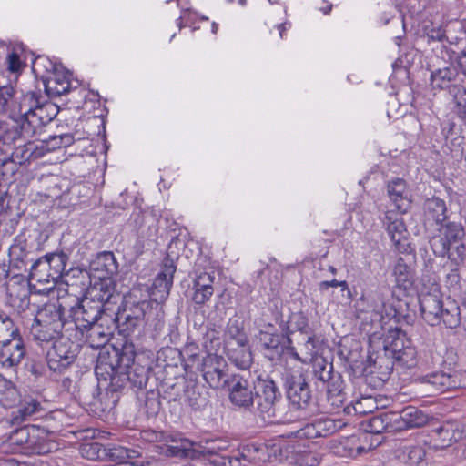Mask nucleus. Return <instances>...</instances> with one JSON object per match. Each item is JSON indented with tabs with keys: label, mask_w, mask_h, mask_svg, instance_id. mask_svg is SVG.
<instances>
[{
	"label": "nucleus",
	"mask_w": 466,
	"mask_h": 466,
	"mask_svg": "<svg viewBox=\"0 0 466 466\" xmlns=\"http://www.w3.org/2000/svg\"><path fill=\"white\" fill-rule=\"evenodd\" d=\"M465 238V228L461 222L447 221L440 226L430 244L435 256L448 258L458 266L466 258Z\"/></svg>",
	"instance_id": "f257e3e1"
},
{
	"label": "nucleus",
	"mask_w": 466,
	"mask_h": 466,
	"mask_svg": "<svg viewBox=\"0 0 466 466\" xmlns=\"http://www.w3.org/2000/svg\"><path fill=\"white\" fill-rule=\"evenodd\" d=\"M440 286L436 283L426 285L421 281L410 283V308L416 313L419 309L420 318L429 325H438L439 313L444 303Z\"/></svg>",
	"instance_id": "f03ea898"
},
{
	"label": "nucleus",
	"mask_w": 466,
	"mask_h": 466,
	"mask_svg": "<svg viewBox=\"0 0 466 466\" xmlns=\"http://www.w3.org/2000/svg\"><path fill=\"white\" fill-rule=\"evenodd\" d=\"M66 256L62 253L47 254L38 258L31 267L29 285L36 294H48L56 281L66 269Z\"/></svg>",
	"instance_id": "7ed1b4c3"
},
{
	"label": "nucleus",
	"mask_w": 466,
	"mask_h": 466,
	"mask_svg": "<svg viewBox=\"0 0 466 466\" xmlns=\"http://www.w3.org/2000/svg\"><path fill=\"white\" fill-rule=\"evenodd\" d=\"M7 444L12 452L27 455H44L56 451L58 447L49 434L38 426H25L14 431L8 438Z\"/></svg>",
	"instance_id": "20e7f679"
},
{
	"label": "nucleus",
	"mask_w": 466,
	"mask_h": 466,
	"mask_svg": "<svg viewBox=\"0 0 466 466\" xmlns=\"http://www.w3.org/2000/svg\"><path fill=\"white\" fill-rule=\"evenodd\" d=\"M465 437L464 426L458 421H445L438 428L432 429L431 434H418V443L422 442L434 450H443Z\"/></svg>",
	"instance_id": "39448f33"
},
{
	"label": "nucleus",
	"mask_w": 466,
	"mask_h": 466,
	"mask_svg": "<svg viewBox=\"0 0 466 466\" xmlns=\"http://www.w3.org/2000/svg\"><path fill=\"white\" fill-rule=\"evenodd\" d=\"M62 327L60 312L55 305H48L38 310L31 333L36 340L49 341L60 333Z\"/></svg>",
	"instance_id": "423d86ee"
},
{
	"label": "nucleus",
	"mask_w": 466,
	"mask_h": 466,
	"mask_svg": "<svg viewBox=\"0 0 466 466\" xmlns=\"http://www.w3.org/2000/svg\"><path fill=\"white\" fill-rule=\"evenodd\" d=\"M40 64L46 68L43 82L47 96L56 97L67 93L70 88L69 72L61 64L48 58H39L37 65Z\"/></svg>",
	"instance_id": "0eeeda50"
},
{
	"label": "nucleus",
	"mask_w": 466,
	"mask_h": 466,
	"mask_svg": "<svg viewBox=\"0 0 466 466\" xmlns=\"http://www.w3.org/2000/svg\"><path fill=\"white\" fill-rule=\"evenodd\" d=\"M228 443L223 440H209L204 442H192L185 439L180 445H173L167 450L169 454L178 458L198 459L202 456L215 455L227 450Z\"/></svg>",
	"instance_id": "6e6552de"
},
{
	"label": "nucleus",
	"mask_w": 466,
	"mask_h": 466,
	"mask_svg": "<svg viewBox=\"0 0 466 466\" xmlns=\"http://www.w3.org/2000/svg\"><path fill=\"white\" fill-rule=\"evenodd\" d=\"M77 353V345L68 338L61 337L46 353L47 366L51 370L61 373L75 361Z\"/></svg>",
	"instance_id": "1a4fd4ad"
},
{
	"label": "nucleus",
	"mask_w": 466,
	"mask_h": 466,
	"mask_svg": "<svg viewBox=\"0 0 466 466\" xmlns=\"http://www.w3.org/2000/svg\"><path fill=\"white\" fill-rule=\"evenodd\" d=\"M56 114V109L50 104L25 110L21 116V135L25 138H31L40 128L48 124Z\"/></svg>",
	"instance_id": "9d476101"
},
{
	"label": "nucleus",
	"mask_w": 466,
	"mask_h": 466,
	"mask_svg": "<svg viewBox=\"0 0 466 466\" xmlns=\"http://www.w3.org/2000/svg\"><path fill=\"white\" fill-rule=\"evenodd\" d=\"M228 363L222 356L208 354L202 361L205 381L213 389H224L229 382Z\"/></svg>",
	"instance_id": "9b49d317"
},
{
	"label": "nucleus",
	"mask_w": 466,
	"mask_h": 466,
	"mask_svg": "<svg viewBox=\"0 0 466 466\" xmlns=\"http://www.w3.org/2000/svg\"><path fill=\"white\" fill-rule=\"evenodd\" d=\"M227 386L229 401L234 407L249 410L253 406L258 394L247 379L239 375H233Z\"/></svg>",
	"instance_id": "f8f14e48"
},
{
	"label": "nucleus",
	"mask_w": 466,
	"mask_h": 466,
	"mask_svg": "<svg viewBox=\"0 0 466 466\" xmlns=\"http://www.w3.org/2000/svg\"><path fill=\"white\" fill-rule=\"evenodd\" d=\"M280 453V449L279 446L273 444L271 447H268L266 444L260 445L258 448L247 449V454L242 453L241 458L234 457V458H222V466H248L247 462L253 461L254 462H265L267 461H271L272 458H277V456Z\"/></svg>",
	"instance_id": "ddd939ff"
},
{
	"label": "nucleus",
	"mask_w": 466,
	"mask_h": 466,
	"mask_svg": "<svg viewBox=\"0 0 466 466\" xmlns=\"http://www.w3.org/2000/svg\"><path fill=\"white\" fill-rule=\"evenodd\" d=\"M140 289H134L126 297V321L132 328L136 329L144 324L145 317L151 308V302L147 299H139Z\"/></svg>",
	"instance_id": "4468645a"
},
{
	"label": "nucleus",
	"mask_w": 466,
	"mask_h": 466,
	"mask_svg": "<svg viewBox=\"0 0 466 466\" xmlns=\"http://www.w3.org/2000/svg\"><path fill=\"white\" fill-rule=\"evenodd\" d=\"M117 272V263L112 252L99 253L89 265L87 276L89 280H113Z\"/></svg>",
	"instance_id": "2eb2a0df"
},
{
	"label": "nucleus",
	"mask_w": 466,
	"mask_h": 466,
	"mask_svg": "<svg viewBox=\"0 0 466 466\" xmlns=\"http://www.w3.org/2000/svg\"><path fill=\"white\" fill-rule=\"evenodd\" d=\"M90 285L86 289L85 299H88L92 304H99L102 309H109L107 307L111 300L115 299V282L114 280H89Z\"/></svg>",
	"instance_id": "dca6fc26"
},
{
	"label": "nucleus",
	"mask_w": 466,
	"mask_h": 466,
	"mask_svg": "<svg viewBox=\"0 0 466 466\" xmlns=\"http://www.w3.org/2000/svg\"><path fill=\"white\" fill-rule=\"evenodd\" d=\"M25 355V344L20 335L0 343V365L4 368L18 366Z\"/></svg>",
	"instance_id": "f3484780"
},
{
	"label": "nucleus",
	"mask_w": 466,
	"mask_h": 466,
	"mask_svg": "<svg viewBox=\"0 0 466 466\" xmlns=\"http://www.w3.org/2000/svg\"><path fill=\"white\" fill-rule=\"evenodd\" d=\"M406 209L391 210L388 212L387 218L390 223L388 225V232L400 252H405L408 247L407 244V228L405 223Z\"/></svg>",
	"instance_id": "a211bd4d"
},
{
	"label": "nucleus",
	"mask_w": 466,
	"mask_h": 466,
	"mask_svg": "<svg viewBox=\"0 0 466 466\" xmlns=\"http://www.w3.org/2000/svg\"><path fill=\"white\" fill-rule=\"evenodd\" d=\"M104 311L99 304H92L84 298L73 308L72 318L79 329H86L93 326Z\"/></svg>",
	"instance_id": "6ab92c4d"
},
{
	"label": "nucleus",
	"mask_w": 466,
	"mask_h": 466,
	"mask_svg": "<svg viewBox=\"0 0 466 466\" xmlns=\"http://www.w3.org/2000/svg\"><path fill=\"white\" fill-rule=\"evenodd\" d=\"M431 85L433 89L444 90L451 94V88L463 86L461 82L460 73L457 66H450L438 68L430 73Z\"/></svg>",
	"instance_id": "aec40b11"
},
{
	"label": "nucleus",
	"mask_w": 466,
	"mask_h": 466,
	"mask_svg": "<svg viewBox=\"0 0 466 466\" xmlns=\"http://www.w3.org/2000/svg\"><path fill=\"white\" fill-rule=\"evenodd\" d=\"M281 395L272 380L262 383V393L258 396V409L264 420L276 416V405Z\"/></svg>",
	"instance_id": "412c9836"
},
{
	"label": "nucleus",
	"mask_w": 466,
	"mask_h": 466,
	"mask_svg": "<svg viewBox=\"0 0 466 466\" xmlns=\"http://www.w3.org/2000/svg\"><path fill=\"white\" fill-rule=\"evenodd\" d=\"M287 395L292 405L304 408L310 400L309 387L302 375L292 376L288 382Z\"/></svg>",
	"instance_id": "4be33fe9"
},
{
	"label": "nucleus",
	"mask_w": 466,
	"mask_h": 466,
	"mask_svg": "<svg viewBox=\"0 0 466 466\" xmlns=\"http://www.w3.org/2000/svg\"><path fill=\"white\" fill-rule=\"evenodd\" d=\"M118 350L113 348L111 350H103L99 352L95 372L97 377L106 380L107 377H113L118 374Z\"/></svg>",
	"instance_id": "5701e85b"
},
{
	"label": "nucleus",
	"mask_w": 466,
	"mask_h": 466,
	"mask_svg": "<svg viewBox=\"0 0 466 466\" xmlns=\"http://www.w3.org/2000/svg\"><path fill=\"white\" fill-rule=\"evenodd\" d=\"M449 380V372L441 370L440 372H433L423 377L411 378L410 383L413 385V388H415L419 382L425 384L428 387L425 391L427 394H430L433 390L441 392L450 390L451 383Z\"/></svg>",
	"instance_id": "b1692460"
},
{
	"label": "nucleus",
	"mask_w": 466,
	"mask_h": 466,
	"mask_svg": "<svg viewBox=\"0 0 466 466\" xmlns=\"http://www.w3.org/2000/svg\"><path fill=\"white\" fill-rule=\"evenodd\" d=\"M144 440L150 442H159L157 446L159 453L167 457H177V455L169 454L168 449L173 445H180L184 438L180 434H167L162 431H145L142 433Z\"/></svg>",
	"instance_id": "393cba45"
},
{
	"label": "nucleus",
	"mask_w": 466,
	"mask_h": 466,
	"mask_svg": "<svg viewBox=\"0 0 466 466\" xmlns=\"http://www.w3.org/2000/svg\"><path fill=\"white\" fill-rule=\"evenodd\" d=\"M446 212L447 207L443 199L437 197L428 198L424 203V226L427 227L431 221L439 226L445 223L448 218Z\"/></svg>",
	"instance_id": "a878e982"
},
{
	"label": "nucleus",
	"mask_w": 466,
	"mask_h": 466,
	"mask_svg": "<svg viewBox=\"0 0 466 466\" xmlns=\"http://www.w3.org/2000/svg\"><path fill=\"white\" fill-rule=\"evenodd\" d=\"M441 308V313H439L438 325L442 322L448 329H455L460 326L461 316L459 303L448 297Z\"/></svg>",
	"instance_id": "bb28decb"
},
{
	"label": "nucleus",
	"mask_w": 466,
	"mask_h": 466,
	"mask_svg": "<svg viewBox=\"0 0 466 466\" xmlns=\"http://www.w3.org/2000/svg\"><path fill=\"white\" fill-rule=\"evenodd\" d=\"M214 277L207 272L199 274L194 283L193 300L197 304H204L213 295Z\"/></svg>",
	"instance_id": "cd10ccee"
},
{
	"label": "nucleus",
	"mask_w": 466,
	"mask_h": 466,
	"mask_svg": "<svg viewBox=\"0 0 466 466\" xmlns=\"http://www.w3.org/2000/svg\"><path fill=\"white\" fill-rule=\"evenodd\" d=\"M337 430V425L330 419H320L311 424L305 426L299 432L300 436L305 438H317L327 436Z\"/></svg>",
	"instance_id": "c85d7f7f"
},
{
	"label": "nucleus",
	"mask_w": 466,
	"mask_h": 466,
	"mask_svg": "<svg viewBox=\"0 0 466 466\" xmlns=\"http://www.w3.org/2000/svg\"><path fill=\"white\" fill-rule=\"evenodd\" d=\"M288 352L302 363L312 362L318 355V344L315 336L309 334L306 341L300 346V354L293 347L289 348Z\"/></svg>",
	"instance_id": "c756f323"
},
{
	"label": "nucleus",
	"mask_w": 466,
	"mask_h": 466,
	"mask_svg": "<svg viewBox=\"0 0 466 466\" xmlns=\"http://www.w3.org/2000/svg\"><path fill=\"white\" fill-rule=\"evenodd\" d=\"M228 359L239 369L247 370L253 362V355L248 342L243 346L227 347Z\"/></svg>",
	"instance_id": "7c9ffc66"
},
{
	"label": "nucleus",
	"mask_w": 466,
	"mask_h": 466,
	"mask_svg": "<svg viewBox=\"0 0 466 466\" xmlns=\"http://www.w3.org/2000/svg\"><path fill=\"white\" fill-rule=\"evenodd\" d=\"M431 352L425 341L419 345H410V368L419 367L420 369L429 367Z\"/></svg>",
	"instance_id": "2f4dec72"
},
{
	"label": "nucleus",
	"mask_w": 466,
	"mask_h": 466,
	"mask_svg": "<svg viewBox=\"0 0 466 466\" xmlns=\"http://www.w3.org/2000/svg\"><path fill=\"white\" fill-rule=\"evenodd\" d=\"M451 99L452 113L466 123V86H455L449 95Z\"/></svg>",
	"instance_id": "473e14b6"
},
{
	"label": "nucleus",
	"mask_w": 466,
	"mask_h": 466,
	"mask_svg": "<svg viewBox=\"0 0 466 466\" xmlns=\"http://www.w3.org/2000/svg\"><path fill=\"white\" fill-rule=\"evenodd\" d=\"M388 193L390 199L395 203L397 210L406 209L407 184L405 180L397 178L390 182Z\"/></svg>",
	"instance_id": "72a5a7b5"
},
{
	"label": "nucleus",
	"mask_w": 466,
	"mask_h": 466,
	"mask_svg": "<svg viewBox=\"0 0 466 466\" xmlns=\"http://www.w3.org/2000/svg\"><path fill=\"white\" fill-rule=\"evenodd\" d=\"M19 400V393L13 382L0 374V404L10 408Z\"/></svg>",
	"instance_id": "f704fd0d"
},
{
	"label": "nucleus",
	"mask_w": 466,
	"mask_h": 466,
	"mask_svg": "<svg viewBox=\"0 0 466 466\" xmlns=\"http://www.w3.org/2000/svg\"><path fill=\"white\" fill-rule=\"evenodd\" d=\"M227 347L243 346L248 342V337L238 319H230L227 326Z\"/></svg>",
	"instance_id": "c9c22d12"
},
{
	"label": "nucleus",
	"mask_w": 466,
	"mask_h": 466,
	"mask_svg": "<svg viewBox=\"0 0 466 466\" xmlns=\"http://www.w3.org/2000/svg\"><path fill=\"white\" fill-rule=\"evenodd\" d=\"M106 454L112 461H115L119 466L137 464L135 460L139 457V453L137 451L128 450L122 446L109 449Z\"/></svg>",
	"instance_id": "e433bc0d"
},
{
	"label": "nucleus",
	"mask_w": 466,
	"mask_h": 466,
	"mask_svg": "<svg viewBox=\"0 0 466 466\" xmlns=\"http://www.w3.org/2000/svg\"><path fill=\"white\" fill-rule=\"evenodd\" d=\"M258 339L268 350H278L285 338L279 334L273 325L268 324L259 331Z\"/></svg>",
	"instance_id": "4c0bfd02"
},
{
	"label": "nucleus",
	"mask_w": 466,
	"mask_h": 466,
	"mask_svg": "<svg viewBox=\"0 0 466 466\" xmlns=\"http://www.w3.org/2000/svg\"><path fill=\"white\" fill-rule=\"evenodd\" d=\"M418 26V34L421 32L430 40L442 41L446 38L445 30L440 24L434 23L432 20L424 19Z\"/></svg>",
	"instance_id": "58836bf2"
},
{
	"label": "nucleus",
	"mask_w": 466,
	"mask_h": 466,
	"mask_svg": "<svg viewBox=\"0 0 466 466\" xmlns=\"http://www.w3.org/2000/svg\"><path fill=\"white\" fill-rule=\"evenodd\" d=\"M359 446L358 436L345 438L336 447V453L343 457L356 458L360 456V451L358 449Z\"/></svg>",
	"instance_id": "ea45409f"
},
{
	"label": "nucleus",
	"mask_w": 466,
	"mask_h": 466,
	"mask_svg": "<svg viewBox=\"0 0 466 466\" xmlns=\"http://www.w3.org/2000/svg\"><path fill=\"white\" fill-rule=\"evenodd\" d=\"M19 335L18 329L12 319L5 313H0V343Z\"/></svg>",
	"instance_id": "a19ab883"
},
{
	"label": "nucleus",
	"mask_w": 466,
	"mask_h": 466,
	"mask_svg": "<svg viewBox=\"0 0 466 466\" xmlns=\"http://www.w3.org/2000/svg\"><path fill=\"white\" fill-rule=\"evenodd\" d=\"M358 441L359 451H360V455H363L378 447L381 443V438L366 431L358 436Z\"/></svg>",
	"instance_id": "79ce46f5"
},
{
	"label": "nucleus",
	"mask_w": 466,
	"mask_h": 466,
	"mask_svg": "<svg viewBox=\"0 0 466 466\" xmlns=\"http://www.w3.org/2000/svg\"><path fill=\"white\" fill-rule=\"evenodd\" d=\"M135 351L132 345L126 344L123 347L122 351L118 350V373H127L128 369L134 363Z\"/></svg>",
	"instance_id": "37998d69"
},
{
	"label": "nucleus",
	"mask_w": 466,
	"mask_h": 466,
	"mask_svg": "<svg viewBox=\"0 0 466 466\" xmlns=\"http://www.w3.org/2000/svg\"><path fill=\"white\" fill-rule=\"evenodd\" d=\"M433 417L422 410L410 405V429L426 426Z\"/></svg>",
	"instance_id": "c03bdc74"
},
{
	"label": "nucleus",
	"mask_w": 466,
	"mask_h": 466,
	"mask_svg": "<svg viewBox=\"0 0 466 466\" xmlns=\"http://www.w3.org/2000/svg\"><path fill=\"white\" fill-rule=\"evenodd\" d=\"M80 453L84 458L96 461L105 454V450L98 442H89L81 445Z\"/></svg>",
	"instance_id": "a18cd8bd"
},
{
	"label": "nucleus",
	"mask_w": 466,
	"mask_h": 466,
	"mask_svg": "<svg viewBox=\"0 0 466 466\" xmlns=\"http://www.w3.org/2000/svg\"><path fill=\"white\" fill-rule=\"evenodd\" d=\"M386 423L390 431H400L408 428V420L402 414H386Z\"/></svg>",
	"instance_id": "49530a36"
},
{
	"label": "nucleus",
	"mask_w": 466,
	"mask_h": 466,
	"mask_svg": "<svg viewBox=\"0 0 466 466\" xmlns=\"http://www.w3.org/2000/svg\"><path fill=\"white\" fill-rule=\"evenodd\" d=\"M445 283L450 291L453 292L454 294L460 293L461 291V278L458 268H452L446 275Z\"/></svg>",
	"instance_id": "de8ad7c7"
},
{
	"label": "nucleus",
	"mask_w": 466,
	"mask_h": 466,
	"mask_svg": "<svg viewBox=\"0 0 466 466\" xmlns=\"http://www.w3.org/2000/svg\"><path fill=\"white\" fill-rule=\"evenodd\" d=\"M166 281L162 280L161 278H156L153 283L152 296L155 300H165L168 294L172 285H167Z\"/></svg>",
	"instance_id": "09e8293b"
},
{
	"label": "nucleus",
	"mask_w": 466,
	"mask_h": 466,
	"mask_svg": "<svg viewBox=\"0 0 466 466\" xmlns=\"http://www.w3.org/2000/svg\"><path fill=\"white\" fill-rule=\"evenodd\" d=\"M458 355L453 349H447L442 357L441 370L451 372L458 366Z\"/></svg>",
	"instance_id": "8fccbe9b"
},
{
	"label": "nucleus",
	"mask_w": 466,
	"mask_h": 466,
	"mask_svg": "<svg viewBox=\"0 0 466 466\" xmlns=\"http://www.w3.org/2000/svg\"><path fill=\"white\" fill-rule=\"evenodd\" d=\"M175 271L176 267L174 263L172 262V260L167 258L163 261L161 270L156 278H161L162 280H165L166 286L172 285Z\"/></svg>",
	"instance_id": "3c124183"
},
{
	"label": "nucleus",
	"mask_w": 466,
	"mask_h": 466,
	"mask_svg": "<svg viewBox=\"0 0 466 466\" xmlns=\"http://www.w3.org/2000/svg\"><path fill=\"white\" fill-rule=\"evenodd\" d=\"M450 390L466 388V370H453L449 372Z\"/></svg>",
	"instance_id": "603ef678"
},
{
	"label": "nucleus",
	"mask_w": 466,
	"mask_h": 466,
	"mask_svg": "<svg viewBox=\"0 0 466 466\" xmlns=\"http://www.w3.org/2000/svg\"><path fill=\"white\" fill-rule=\"evenodd\" d=\"M370 433L380 436L383 431H389L386 423V414L381 416H374L370 420Z\"/></svg>",
	"instance_id": "864d4df0"
},
{
	"label": "nucleus",
	"mask_w": 466,
	"mask_h": 466,
	"mask_svg": "<svg viewBox=\"0 0 466 466\" xmlns=\"http://www.w3.org/2000/svg\"><path fill=\"white\" fill-rule=\"evenodd\" d=\"M290 323L300 333L306 334V335L309 334L308 319L302 313L293 314L290 319Z\"/></svg>",
	"instance_id": "5fc2aeb1"
},
{
	"label": "nucleus",
	"mask_w": 466,
	"mask_h": 466,
	"mask_svg": "<svg viewBox=\"0 0 466 466\" xmlns=\"http://www.w3.org/2000/svg\"><path fill=\"white\" fill-rule=\"evenodd\" d=\"M394 275L396 277V282L398 286L406 289L407 281H408V274L406 272V265L399 262L394 268Z\"/></svg>",
	"instance_id": "6e6d98bb"
},
{
	"label": "nucleus",
	"mask_w": 466,
	"mask_h": 466,
	"mask_svg": "<svg viewBox=\"0 0 466 466\" xmlns=\"http://www.w3.org/2000/svg\"><path fill=\"white\" fill-rule=\"evenodd\" d=\"M426 455L425 450L421 446H411L410 449V463H420Z\"/></svg>",
	"instance_id": "4d7b16f0"
},
{
	"label": "nucleus",
	"mask_w": 466,
	"mask_h": 466,
	"mask_svg": "<svg viewBox=\"0 0 466 466\" xmlns=\"http://www.w3.org/2000/svg\"><path fill=\"white\" fill-rule=\"evenodd\" d=\"M7 64L8 69L12 72H18L23 66V63L19 56L15 53H11L8 55Z\"/></svg>",
	"instance_id": "13d9d810"
},
{
	"label": "nucleus",
	"mask_w": 466,
	"mask_h": 466,
	"mask_svg": "<svg viewBox=\"0 0 466 466\" xmlns=\"http://www.w3.org/2000/svg\"><path fill=\"white\" fill-rule=\"evenodd\" d=\"M10 89L6 86L0 87V114L6 111L7 103L11 97Z\"/></svg>",
	"instance_id": "bf43d9fd"
},
{
	"label": "nucleus",
	"mask_w": 466,
	"mask_h": 466,
	"mask_svg": "<svg viewBox=\"0 0 466 466\" xmlns=\"http://www.w3.org/2000/svg\"><path fill=\"white\" fill-rule=\"evenodd\" d=\"M38 404L35 401L28 403L26 406L20 408L18 410L20 413V417L22 420H25L26 417L31 416L37 410Z\"/></svg>",
	"instance_id": "052dcab7"
},
{
	"label": "nucleus",
	"mask_w": 466,
	"mask_h": 466,
	"mask_svg": "<svg viewBox=\"0 0 466 466\" xmlns=\"http://www.w3.org/2000/svg\"><path fill=\"white\" fill-rule=\"evenodd\" d=\"M457 68L461 70V74L466 76V50L460 52L456 57Z\"/></svg>",
	"instance_id": "680f3d73"
},
{
	"label": "nucleus",
	"mask_w": 466,
	"mask_h": 466,
	"mask_svg": "<svg viewBox=\"0 0 466 466\" xmlns=\"http://www.w3.org/2000/svg\"><path fill=\"white\" fill-rule=\"evenodd\" d=\"M421 56L419 55V63L418 64H415V57L413 58L412 60V63H410V68H413V70H415V68L419 69L420 71H421L424 75H427L429 69L426 68L424 69L423 66H421Z\"/></svg>",
	"instance_id": "e2e57ef3"
},
{
	"label": "nucleus",
	"mask_w": 466,
	"mask_h": 466,
	"mask_svg": "<svg viewBox=\"0 0 466 466\" xmlns=\"http://www.w3.org/2000/svg\"><path fill=\"white\" fill-rule=\"evenodd\" d=\"M338 280L332 279L330 281H322L319 283V289L321 290L327 289L329 287L337 288L338 287Z\"/></svg>",
	"instance_id": "0e129e2a"
},
{
	"label": "nucleus",
	"mask_w": 466,
	"mask_h": 466,
	"mask_svg": "<svg viewBox=\"0 0 466 466\" xmlns=\"http://www.w3.org/2000/svg\"><path fill=\"white\" fill-rule=\"evenodd\" d=\"M353 409H354L356 413H360V414H365V413L370 411V410H366L362 409V402L361 401H357L353 405Z\"/></svg>",
	"instance_id": "69168bd1"
},
{
	"label": "nucleus",
	"mask_w": 466,
	"mask_h": 466,
	"mask_svg": "<svg viewBox=\"0 0 466 466\" xmlns=\"http://www.w3.org/2000/svg\"><path fill=\"white\" fill-rule=\"evenodd\" d=\"M289 27V25L286 23L280 24L277 25V30L279 32V38H283V33Z\"/></svg>",
	"instance_id": "338daca9"
},
{
	"label": "nucleus",
	"mask_w": 466,
	"mask_h": 466,
	"mask_svg": "<svg viewBox=\"0 0 466 466\" xmlns=\"http://www.w3.org/2000/svg\"><path fill=\"white\" fill-rule=\"evenodd\" d=\"M64 137H54L51 139V142L53 143V148L56 147H60L63 145Z\"/></svg>",
	"instance_id": "774afa93"
}]
</instances>
